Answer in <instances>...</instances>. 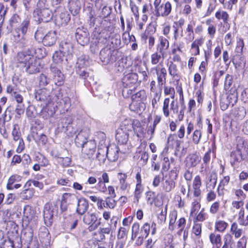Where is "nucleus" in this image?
Returning <instances> with one entry per match:
<instances>
[{"instance_id": "9", "label": "nucleus", "mask_w": 248, "mask_h": 248, "mask_svg": "<svg viewBox=\"0 0 248 248\" xmlns=\"http://www.w3.org/2000/svg\"><path fill=\"white\" fill-rule=\"evenodd\" d=\"M155 70L157 76L158 86L161 88L166 83L167 75V70L163 65H157L151 68V71Z\"/></svg>"}, {"instance_id": "23", "label": "nucleus", "mask_w": 248, "mask_h": 248, "mask_svg": "<svg viewBox=\"0 0 248 248\" xmlns=\"http://www.w3.org/2000/svg\"><path fill=\"white\" fill-rule=\"evenodd\" d=\"M202 186V180L199 175L195 177L192 184L193 189V195L196 197H199L201 194V187Z\"/></svg>"}, {"instance_id": "52", "label": "nucleus", "mask_w": 248, "mask_h": 248, "mask_svg": "<svg viewBox=\"0 0 248 248\" xmlns=\"http://www.w3.org/2000/svg\"><path fill=\"white\" fill-rule=\"evenodd\" d=\"M45 30L44 28L42 27L38 28L35 32L34 37L35 39L38 42H42L45 37Z\"/></svg>"}, {"instance_id": "28", "label": "nucleus", "mask_w": 248, "mask_h": 248, "mask_svg": "<svg viewBox=\"0 0 248 248\" xmlns=\"http://www.w3.org/2000/svg\"><path fill=\"white\" fill-rule=\"evenodd\" d=\"M237 144L236 151L239 152L243 156H248V147L245 145V140L242 138L237 139Z\"/></svg>"}, {"instance_id": "51", "label": "nucleus", "mask_w": 248, "mask_h": 248, "mask_svg": "<svg viewBox=\"0 0 248 248\" xmlns=\"http://www.w3.org/2000/svg\"><path fill=\"white\" fill-rule=\"evenodd\" d=\"M231 231L232 234H234L235 238L240 237L243 233L242 229L238 228V225L236 222H233L232 224Z\"/></svg>"}, {"instance_id": "20", "label": "nucleus", "mask_w": 248, "mask_h": 248, "mask_svg": "<svg viewBox=\"0 0 248 248\" xmlns=\"http://www.w3.org/2000/svg\"><path fill=\"white\" fill-rule=\"evenodd\" d=\"M165 54L155 51L151 55V63L153 65H163V63L165 58Z\"/></svg>"}, {"instance_id": "48", "label": "nucleus", "mask_w": 248, "mask_h": 248, "mask_svg": "<svg viewBox=\"0 0 248 248\" xmlns=\"http://www.w3.org/2000/svg\"><path fill=\"white\" fill-rule=\"evenodd\" d=\"M57 103H59L65 110H68L71 106L70 98L66 95H64Z\"/></svg>"}, {"instance_id": "45", "label": "nucleus", "mask_w": 248, "mask_h": 248, "mask_svg": "<svg viewBox=\"0 0 248 248\" xmlns=\"http://www.w3.org/2000/svg\"><path fill=\"white\" fill-rule=\"evenodd\" d=\"M71 116H67L61 118L58 122V125L62 128L67 127L68 125L72 123Z\"/></svg>"}, {"instance_id": "44", "label": "nucleus", "mask_w": 248, "mask_h": 248, "mask_svg": "<svg viewBox=\"0 0 248 248\" xmlns=\"http://www.w3.org/2000/svg\"><path fill=\"white\" fill-rule=\"evenodd\" d=\"M202 136V132L201 130H195L192 134V141L196 145L198 144L201 141Z\"/></svg>"}, {"instance_id": "43", "label": "nucleus", "mask_w": 248, "mask_h": 248, "mask_svg": "<svg viewBox=\"0 0 248 248\" xmlns=\"http://www.w3.org/2000/svg\"><path fill=\"white\" fill-rule=\"evenodd\" d=\"M168 71L169 74L173 78L178 77V70L176 64L172 61L170 62Z\"/></svg>"}, {"instance_id": "56", "label": "nucleus", "mask_w": 248, "mask_h": 248, "mask_svg": "<svg viewBox=\"0 0 248 248\" xmlns=\"http://www.w3.org/2000/svg\"><path fill=\"white\" fill-rule=\"evenodd\" d=\"M150 230V225L148 223H145L140 229V234L147 237Z\"/></svg>"}, {"instance_id": "57", "label": "nucleus", "mask_w": 248, "mask_h": 248, "mask_svg": "<svg viewBox=\"0 0 248 248\" xmlns=\"http://www.w3.org/2000/svg\"><path fill=\"white\" fill-rule=\"evenodd\" d=\"M195 25V21H191L188 24L186 28V31L187 32V36L190 40H193L194 38V34L193 31V27Z\"/></svg>"}, {"instance_id": "46", "label": "nucleus", "mask_w": 248, "mask_h": 248, "mask_svg": "<svg viewBox=\"0 0 248 248\" xmlns=\"http://www.w3.org/2000/svg\"><path fill=\"white\" fill-rule=\"evenodd\" d=\"M34 193V190L33 188H26L21 193L22 199L28 200L31 199Z\"/></svg>"}, {"instance_id": "4", "label": "nucleus", "mask_w": 248, "mask_h": 248, "mask_svg": "<svg viewBox=\"0 0 248 248\" xmlns=\"http://www.w3.org/2000/svg\"><path fill=\"white\" fill-rule=\"evenodd\" d=\"M58 213V207L55 203L45 204L44 209V218L45 224L47 226L52 225L53 220V216Z\"/></svg>"}, {"instance_id": "37", "label": "nucleus", "mask_w": 248, "mask_h": 248, "mask_svg": "<svg viewBox=\"0 0 248 248\" xmlns=\"http://www.w3.org/2000/svg\"><path fill=\"white\" fill-rule=\"evenodd\" d=\"M144 107L143 103L132 100V103L129 105V109L132 111L138 112L139 111H141Z\"/></svg>"}, {"instance_id": "21", "label": "nucleus", "mask_w": 248, "mask_h": 248, "mask_svg": "<svg viewBox=\"0 0 248 248\" xmlns=\"http://www.w3.org/2000/svg\"><path fill=\"white\" fill-rule=\"evenodd\" d=\"M68 7L73 16L78 15L81 9V3L79 0H68Z\"/></svg>"}, {"instance_id": "30", "label": "nucleus", "mask_w": 248, "mask_h": 248, "mask_svg": "<svg viewBox=\"0 0 248 248\" xmlns=\"http://www.w3.org/2000/svg\"><path fill=\"white\" fill-rule=\"evenodd\" d=\"M127 176L125 173H118V178L119 182L120 189L122 191L127 189L130 186L126 182Z\"/></svg>"}, {"instance_id": "6", "label": "nucleus", "mask_w": 248, "mask_h": 248, "mask_svg": "<svg viewBox=\"0 0 248 248\" xmlns=\"http://www.w3.org/2000/svg\"><path fill=\"white\" fill-rule=\"evenodd\" d=\"M35 99L37 101L41 102V105H47L52 101L50 91L46 88H42L37 91L35 93Z\"/></svg>"}, {"instance_id": "7", "label": "nucleus", "mask_w": 248, "mask_h": 248, "mask_svg": "<svg viewBox=\"0 0 248 248\" xmlns=\"http://www.w3.org/2000/svg\"><path fill=\"white\" fill-rule=\"evenodd\" d=\"M75 37L78 43L81 46H85L90 42L89 33L87 29L83 27L76 29Z\"/></svg>"}, {"instance_id": "58", "label": "nucleus", "mask_w": 248, "mask_h": 248, "mask_svg": "<svg viewBox=\"0 0 248 248\" xmlns=\"http://www.w3.org/2000/svg\"><path fill=\"white\" fill-rule=\"evenodd\" d=\"M170 103V100L169 98H166L163 102L162 110L164 116L166 117H168L170 115V111L169 108Z\"/></svg>"}, {"instance_id": "59", "label": "nucleus", "mask_w": 248, "mask_h": 248, "mask_svg": "<svg viewBox=\"0 0 248 248\" xmlns=\"http://www.w3.org/2000/svg\"><path fill=\"white\" fill-rule=\"evenodd\" d=\"M227 226V223L224 221L220 220L216 222L215 229L218 232H223L226 229Z\"/></svg>"}, {"instance_id": "11", "label": "nucleus", "mask_w": 248, "mask_h": 248, "mask_svg": "<svg viewBox=\"0 0 248 248\" xmlns=\"http://www.w3.org/2000/svg\"><path fill=\"white\" fill-rule=\"evenodd\" d=\"M82 148V152L84 157L93 159L94 158L96 144L93 141L91 140L87 142Z\"/></svg>"}, {"instance_id": "26", "label": "nucleus", "mask_w": 248, "mask_h": 248, "mask_svg": "<svg viewBox=\"0 0 248 248\" xmlns=\"http://www.w3.org/2000/svg\"><path fill=\"white\" fill-rule=\"evenodd\" d=\"M186 161L187 166L195 167L200 162L201 158L196 154H191L187 156Z\"/></svg>"}, {"instance_id": "38", "label": "nucleus", "mask_w": 248, "mask_h": 248, "mask_svg": "<svg viewBox=\"0 0 248 248\" xmlns=\"http://www.w3.org/2000/svg\"><path fill=\"white\" fill-rule=\"evenodd\" d=\"M65 56H66V55L60 50L59 51H55L52 56V60L54 64L56 65V64L61 63Z\"/></svg>"}, {"instance_id": "3", "label": "nucleus", "mask_w": 248, "mask_h": 248, "mask_svg": "<svg viewBox=\"0 0 248 248\" xmlns=\"http://www.w3.org/2000/svg\"><path fill=\"white\" fill-rule=\"evenodd\" d=\"M117 51L110 46H107L100 51V59L104 65L116 61Z\"/></svg>"}, {"instance_id": "15", "label": "nucleus", "mask_w": 248, "mask_h": 248, "mask_svg": "<svg viewBox=\"0 0 248 248\" xmlns=\"http://www.w3.org/2000/svg\"><path fill=\"white\" fill-rule=\"evenodd\" d=\"M41 49L37 50H32L30 52V54H27L25 52H20L17 53L16 56L17 61L19 63L22 64L24 67L25 65L32 59L33 54H36L37 51H41Z\"/></svg>"}, {"instance_id": "61", "label": "nucleus", "mask_w": 248, "mask_h": 248, "mask_svg": "<svg viewBox=\"0 0 248 248\" xmlns=\"http://www.w3.org/2000/svg\"><path fill=\"white\" fill-rule=\"evenodd\" d=\"M216 7V0H210L209 1V6L204 16H209L214 11Z\"/></svg>"}, {"instance_id": "19", "label": "nucleus", "mask_w": 248, "mask_h": 248, "mask_svg": "<svg viewBox=\"0 0 248 248\" xmlns=\"http://www.w3.org/2000/svg\"><path fill=\"white\" fill-rule=\"evenodd\" d=\"M57 38L56 32L54 31H51L45 35L42 42L44 46H50L55 44Z\"/></svg>"}, {"instance_id": "47", "label": "nucleus", "mask_w": 248, "mask_h": 248, "mask_svg": "<svg viewBox=\"0 0 248 248\" xmlns=\"http://www.w3.org/2000/svg\"><path fill=\"white\" fill-rule=\"evenodd\" d=\"M215 17L218 20L222 19L225 24L228 23L229 16L225 11H218L215 14Z\"/></svg>"}, {"instance_id": "64", "label": "nucleus", "mask_w": 248, "mask_h": 248, "mask_svg": "<svg viewBox=\"0 0 248 248\" xmlns=\"http://www.w3.org/2000/svg\"><path fill=\"white\" fill-rule=\"evenodd\" d=\"M21 160L22 164L25 168H28L31 162L30 156L27 154L23 155Z\"/></svg>"}, {"instance_id": "29", "label": "nucleus", "mask_w": 248, "mask_h": 248, "mask_svg": "<svg viewBox=\"0 0 248 248\" xmlns=\"http://www.w3.org/2000/svg\"><path fill=\"white\" fill-rule=\"evenodd\" d=\"M59 50L67 56L72 53L73 46L69 42L62 41L60 44Z\"/></svg>"}, {"instance_id": "8", "label": "nucleus", "mask_w": 248, "mask_h": 248, "mask_svg": "<svg viewBox=\"0 0 248 248\" xmlns=\"http://www.w3.org/2000/svg\"><path fill=\"white\" fill-rule=\"evenodd\" d=\"M50 70L53 75V79L56 85L60 86L63 84L65 77L59 67L55 64L50 65Z\"/></svg>"}, {"instance_id": "40", "label": "nucleus", "mask_w": 248, "mask_h": 248, "mask_svg": "<svg viewBox=\"0 0 248 248\" xmlns=\"http://www.w3.org/2000/svg\"><path fill=\"white\" fill-rule=\"evenodd\" d=\"M39 85L40 87L47 86L50 82L51 79L45 74L42 73L38 77Z\"/></svg>"}, {"instance_id": "50", "label": "nucleus", "mask_w": 248, "mask_h": 248, "mask_svg": "<svg viewBox=\"0 0 248 248\" xmlns=\"http://www.w3.org/2000/svg\"><path fill=\"white\" fill-rule=\"evenodd\" d=\"M106 150L103 149H99L97 154L94 156V158L98 160L100 164L104 163L106 158Z\"/></svg>"}, {"instance_id": "1", "label": "nucleus", "mask_w": 248, "mask_h": 248, "mask_svg": "<svg viewBox=\"0 0 248 248\" xmlns=\"http://www.w3.org/2000/svg\"><path fill=\"white\" fill-rule=\"evenodd\" d=\"M179 172L178 167H174L168 174L163 178L161 187L165 192H170L175 186V181L177 179Z\"/></svg>"}, {"instance_id": "54", "label": "nucleus", "mask_w": 248, "mask_h": 248, "mask_svg": "<svg viewBox=\"0 0 248 248\" xmlns=\"http://www.w3.org/2000/svg\"><path fill=\"white\" fill-rule=\"evenodd\" d=\"M143 187L141 185H136L134 191V198L136 200V202L138 203L140 199L141 198V194L143 192Z\"/></svg>"}, {"instance_id": "18", "label": "nucleus", "mask_w": 248, "mask_h": 248, "mask_svg": "<svg viewBox=\"0 0 248 248\" xmlns=\"http://www.w3.org/2000/svg\"><path fill=\"white\" fill-rule=\"evenodd\" d=\"M89 208V202L87 200L84 198H80L78 199L76 212L79 215H84Z\"/></svg>"}, {"instance_id": "60", "label": "nucleus", "mask_w": 248, "mask_h": 248, "mask_svg": "<svg viewBox=\"0 0 248 248\" xmlns=\"http://www.w3.org/2000/svg\"><path fill=\"white\" fill-rule=\"evenodd\" d=\"M23 214L27 218L31 219L33 216L34 211L31 206L27 205L24 207Z\"/></svg>"}, {"instance_id": "35", "label": "nucleus", "mask_w": 248, "mask_h": 248, "mask_svg": "<svg viewBox=\"0 0 248 248\" xmlns=\"http://www.w3.org/2000/svg\"><path fill=\"white\" fill-rule=\"evenodd\" d=\"M87 9L89 11L88 23L90 28H93L96 22L95 12L91 7H88Z\"/></svg>"}, {"instance_id": "49", "label": "nucleus", "mask_w": 248, "mask_h": 248, "mask_svg": "<svg viewBox=\"0 0 248 248\" xmlns=\"http://www.w3.org/2000/svg\"><path fill=\"white\" fill-rule=\"evenodd\" d=\"M21 21V19L19 16L17 14H14L11 17L10 19L9 20L10 23V29L9 30L11 31L12 30V28L14 27L17 26V25L20 23Z\"/></svg>"}, {"instance_id": "63", "label": "nucleus", "mask_w": 248, "mask_h": 248, "mask_svg": "<svg viewBox=\"0 0 248 248\" xmlns=\"http://www.w3.org/2000/svg\"><path fill=\"white\" fill-rule=\"evenodd\" d=\"M156 196L155 192L148 191L146 193V198L148 203L152 205L154 202Z\"/></svg>"}, {"instance_id": "42", "label": "nucleus", "mask_w": 248, "mask_h": 248, "mask_svg": "<svg viewBox=\"0 0 248 248\" xmlns=\"http://www.w3.org/2000/svg\"><path fill=\"white\" fill-rule=\"evenodd\" d=\"M62 200L68 204H71L77 200V197L74 194L65 193L62 195Z\"/></svg>"}, {"instance_id": "5", "label": "nucleus", "mask_w": 248, "mask_h": 248, "mask_svg": "<svg viewBox=\"0 0 248 248\" xmlns=\"http://www.w3.org/2000/svg\"><path fill=\"white\" fill-rule=\"evenodd\" d=\"M101 218H98L94 213L88 212L83 217L84 223L88 225V230L92 232L96 230L101 224Z\"/></svg>"}, {"instance_id": "33", "label": "nucleus", "mask_w": 248, "mask_h": 248, "mask_svg": "<svg viewBox=\"0 0 248 248\" xmlns=\"http://www.w3.org/2000/svg\"><path fill=\"white\" fill-rule=\"evenodd\" d=\"M211 243L216 246L217 248H219L221 245V238L219 234L211 233L209 235Z\"/></svg>"}, {"instance_id": "25", "label": "nucleus", "mask_w": 248, "mask_h": 248, "mask_svg": "<svg viewBox=\"0 0 248 248\" xmlns=\"http://www.w3.org/2000/svg\"><path fill=\"white\" fill-rule=\"evenodd\" d=\"M237 100L238 93L237 90L235 88H232L229 91L227 97V101L232 107L237 103Z\"/></svg>"}, {"instance_id": "31", "label": "nucleus", "mask_w": 248, "mask_h": 248, "mask_svg": "<svg viewBox=\"0 0 248 248\" xmlns=\"http://www.w3.org/2000/svg\"><path fill=\"white\" fill-rule=\"evenodd\" d=\"M247 157L246 156H243L242 154H240L239 152L236 150L232 151L231 154L232 166H234L236 163L240 162L241 160L245 159Z\"/></svg>"}, {"instance_id": "10", "label": "nucleus", "mask_w": 248, "mask_h": 248, "mask_svg": "<svg viewBox=\"0 0 248 248\" xmlns=\"http://www.w3.org/2000/svg\"><path fill=\"white\" fill-rule=\"evenodd\" d=\"M34 15L35 17L36 16L38 21L39 22H48L51 21L53 15L49 8H45L42 10H34Z\"/></svg>"}, {"instance_id": "53", "label": "nucleus", "mask_w": 248, "mask_h": 248, "mask_svg": "<svg viewBox=\"0 0 248 248\" xmlns=\"http://www.w3.org/2000/svg\"><path fill=\"white\" fill-rule=\"evenodd\" d=\"M88 65V61L82 56L78 59L76 68H85V67Z\"/></svg>"}, {"instance_id": "16", "label": "nucleus", "mask_w": 248, "mask_h": 248, "mask_svg": "<svg viewBox=\"0 0 248 248\" xmlns=\"http://www.w3.org/2000/svg\"><path fill=\"white\" fill-rule=\"evenodd\" d=\"M106 150V155L108 160L111 162L116 161L119 157V148L113 145L109 147L104 146Z\"/></svg>"}, {"instance_id": "34", "label": "nucleus", "mask_w": 248, "mask_h": 248, "mask_svg": "<svg viewBox=\"0 0 248 248\" xmlns=\"http://www.w3.org/2000/svg\"><path fill=\"white\" fill-rule=\"evenodd\" d=\"M147 95L146 92L144 90H141L137 93L132 94L131 96V99L132 100H135L136 101H139L140 102L143 103V101L146 99Z\"/></svg>"}, {"instance_id": "32", "label": "nucleus", "mask_w": 248, "mask_h": 248, "mask_svg": "<svg viewBox=\"0 0 248 248\" xmlns=\"http://www.w3.org/2000/svg\"><path fill=\"white\" fill-rule=\"evenodd\" d=\"M89 141H87L86 133L82 131L79 133L75 138V142L78 146H81L82 147Z\"/></svg>"}, {"instance_id": "55", "label": "nucleus", "mask_w": 248, "mask_h": 248, "mask_svg": "<svg viewBox=\"0 0 248 248\" xmlns=\"http://www.w3.org/2000/svg\"><path fill=\"white\" fill-rule=\"evenodd\" d=\"M30 25V21L28 18H26L21 23L20 28L18 29L21 33L25 35L27 32L28 29Z\"/></svg>"}, {"instance_id": "39", "label": "nucleus", "mask_w": 248, "mask_h": 248, "mask_svg": "<svg viewBox=\"0 0 248 248\" xmlns=\"http://www.w3.org/2000/svg\"><path fill=\"white\" fill-rule=\"evenodd\" d=\"M57 20L62 25H65L70 21V16L67 12L65 11L60 14Z\"/></svg>"}, {"instance_id": "17", "label": "nucleus", "mask_w": 248, "mask_h": 248, "mask_svg": "<svg viewBox=\"0 0 248 248\" xmlns=\"http://www.w3.org/2000/svg\"><path fill=\"white\" fill-rule=\"evenodd\" d=\"M171 10V3L169 1H167L164 3H162L160 7L155 11V15L157 17H166L170 14Z\"/></svg>"}, {"instance_id": "14", "label": "nucleus", "mask_w": 248, "mask_h": 248, "mask_svg": "<svg viewBox=\"0 0 248 248\" xmlns=\"http://www.w3.org/2000/svg\"><path fill=\"white\" fill-rule=\"evenodd\" d=\"M45 105L39 111V116L45 120H47L55 113L56 107L52 106L51 103Z\"/></svg>"}, {"instance_id": "2", "label": "nucleus", "mask_w": 248, "mask_h": 248, "mask_svg": "<svg viewBox=\"0 0 248 248\" xmlns=\"http://www.w3.org/2000/svg\"><path fill=\"white\" fill-rule=\"evenodd\" d=\"M133 126L130 122L126 120L124 121L120 127L117 130L115 138L120 144H125L127 143L129 138V132L131 131Z\"/></svg>"}, {"instance_id": "41", "label": "nucleus", "mask_w": 248, "mask_h": 248, "mask_svg": "<svg viewBox=\"0 0 248 248\" xmlns=\"http://www.w3.org/2000/svg\"><path fill=\"white\" fill-rule=\"evenodd\" d=\"M21 177L17 174L12 175L8 179L7 184L6 188L8 190H12L14 189L12 185L16 182H18L21 180Z\"/></svg>"}, {"instance_id": "62", "label": "nucleus", "mask_w": 248, "mask_h": 248, "mask_svg": "<svg viewBox=\"0 0 248 248\" xmlns=\"http://www.w3.org/2000/svg\"><path fill=\"white\" fill-rule=\"evenodd\" d=\"M26 10L31 11L34 7L35 1L33 0H22Z\"/></svg>"}, {"instance_id": "27", "label": "nucleus", "mask_w": 248, "mask_h": 248, "mask_svg": "<svg viewBox=\"0 0 248 248\" xmlns=\"http://www.w3.org/2000/svg\"><path fill=\"white\" fill-rule=\"evenodd\" d=\"M76 72L80 78L86 79L91 85L94 82V80L92 75H90L89 72L87 71L86 68H76Z\"/></svg>"}, {"instance_id": "36", "label": "nucleus", "mask_w": 248, "mask_h": 248, "mask_svg": "<svg viewBox=\"0 0 248 248\" xmlns=\"http://www.w3.org/2000/svg\"><path fill=\"white\" fill-rule=\"evenodd\" d=\"M39 111L34 105H30L26 109V114L28 118L31 119L39 116Z\"/></svg>"}, {"instance_id": "12", "label": "nucleus", "mask_w": 248, "mask_h": 248, "mask_svg": "<svg viewBox=\"0 0 248 248\" xmlns=\"http://www.w3.org/2000/svg\"><path fill=\"white\" fill-rule=\"evenodd\" d=\"M25 71L29 74H35L39 73L41 69V63L39 60L33 57L25 65Z\"/></svg>"}, {"instance_id": "24", "label": "nucleus", "mask_w": 248, "mask_h": 248, "mask_svg": "<svg viewBox=\"0 0 248 248\" xmlns=\"http://www.w3.org/2000/svg\"><path fill=\"white\" fill-rule=\"evenodd\" d=\"M244 46V43L243 40L240 39L237 43V46L235 48V52L237 54L232 59V62L233 64L235 65V67L237 66H240L241 63L238 62L236 61V59L240 56V54H241L243 51V48Z\"/></svg>"}, {"instance_id": "22", "label": "nucleus", "mask_w": 248, "mask_h": 248, "mask_svg": "<svg viewBox=\"0 0 248 248\" xmlns=\"http://www.w3.org/2000/svg\"><path fill=\"white\" fill-rule=\"evenodd\" d=\"M169 47V41L163 36L158 38V43L156 45V51L166 55V51Z\"/></svg>"}, {"instance_id": "13", "label": "nucleus", "mask_w": 248, "mask_h": 248, "mask_svg": "<svg viewBox=\"0 0 248 248\" xmlns=\"http://www.w3.org/2000/svg\"><path fill=\"white\" fill-rule=\"evenodd\" d=\"M138 79V75L135 73L127 74L122 79V86L124 87H133L136 84Z\"/></svg>"}]
</instances>
